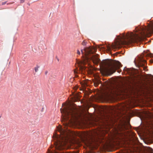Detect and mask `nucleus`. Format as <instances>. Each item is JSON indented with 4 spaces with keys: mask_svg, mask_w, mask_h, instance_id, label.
Listing matches in <instances>:
<instances>
[{
    "mask_svg": "<svg viewBox=\"0 0 153 153\" xmlns=\"http://www.w3.org/2000/svg\"><path fill=\"white\" fill-rule=\"evenodd\" d=\"M135 33L128 32L126 34L123 33L120 34L118 38L119 40L112 45L113 48H119L122 45H127L140 41L149 35L153 33V26L149 25L137 28L134 30Z\"/></svg>",
    "mask_w": 153,
    "mask_h": 153,
    "instance_id": "obj_1",
    "label": "nucleus"
},
{
    "mask_svg": "<svg viewBox=\"0 0 153 153\" xmlns=\"http://www.w3.org/2000/svg\"><path fill=\"white\" fill-rule=\"evenodd\" d=\"M58 130L60 133L61 136L59 135L55 134L53 136L55 137L56 141L54 142L55 145L54 149L56 151L54 150H51V149H48L47 153H72L71 152H59L57 151H61L65 148V146L68 143V137L66 134V131L61 127L58 128Z\"/></svg>",
    "mask_w": 153,
    "mask_h": 153,
    "instance_id": "obj_2",
    "label": "nucleus"
},
{
    "mask_svg": "<svg viewBox=\"0 0 153 153\" xmlns=\"http://www.w3.org/2000/svg\"><path fill=\"white\" fill-rule=\"evenodd\" d=\"M97 50L96 48L90 47L84 48L83 50H81V53L83 55V59L80 63L84 65L88 62L90 60H91L93 63L96 65L98 64L100 59L98 57V54L88 56L95 52Z\"/></svg>",
    "mask_w": 153,
    "mask_h": 153,
    "instance_id": "obj_3",
    "label": "nucleus"
},
{
    "mask_svg": "<svg viewBox=\"0 0 153 153\" xmlns=\"http://www.w3.org/2000/svg\"><path fill=\"white\" fill-rule=\"evenodd\" d=\"M61 112L64 121H68L72 122L77 119V114L75 108L69 104H66L63 109H61Z\"/></svg>",
    "mask_w": 153,
    "mask_h": 153,
    "instance_id": "obj_4",
    "label": "nucleus"
},
{
    "mask_svg": "<svg viewBox=\"0 0 153 153\" xmlns=\"http://www.w3.org/2000/svg\"><path fill=\"white\" fill-rule=\"evenodd\" d=\"M105 71L108 75H111L115 72L116 70L122 66L121 63L117 61L115 63L112 62H105L103 63Z\"/></svg>",
    "mask_w": 153,
    "mask_h": 153,
    "instance_id": "obj_5",
    "label": "nucleus"
},
{
    "mask_svg": "<svg viewBox=\"0 0 153 153\" xmlns=\"http://www.w3.org/2000/svg\"><path fill=\"white\" fill-rule=\"evenodd\" d=\"M120 91V86L117 85H114L109 87H107L105 94L107 96L111 97L112 95H118Z\"/></svg>",
    "mask_w": 153,
    "mask_h": 153,
    "instance_id": "obj_6",
    "label": "nucleus"
},
{
    "mask_svg": "<svg viewBox=\"0 0 153 153\" xmlns=\"http://www.w3.org/2000/svg\"><path fill=\"white\" fill-rule=\"evenodd\" d=\"M134 62L137 67L139 68L142 67L143 70H145L146 68L145 65L146 64V62L143 58V56H140L138 57L137 59L135 60Z\"/></svg>",
    "mask_w": 153,
    "mask_h": 153,
    "instance_id": "obj_7",
    "label": "nucleus"
},
{
    "mask_svg": "<svg viewBox=\"0 0 153 153\" xmlns=\"http://www.w3.org/2000/svg\"><path fill=\"white\" fill-rule=\"evenodd\" d=\"M124 71H126L127 73L129 75L132 76L133 78H135L138 76L137 75V70L134 68H124Z\"/></svg>",
    "mask_w": 153,
    "mask_h": 153,
    "instance_id": "obj_8",
    "label": "nucleus"
},
{
    "mask_svg": "<svg viewBox=\"0 0 153 153\" xmlns=\"http://www.w3.org/2000/svg\"><path fill=\"white\" fill-rule=\"evenodd\" d=\"M40 68V66L38 65H36L34 68V70L36 72H37L39 71V69Z\"/></svg>",
    "mask_w": 153,
    "mask_h": 153,
    "instance_id": "obj_9",
    "label": "nucleus"
},
{
    "mask_svg": "<svg viewBox=\"0 0 153 153\" xmlns=\"http://www.w3.org/2000/svg\"><path fill=\"white\" fill-rule=\"evenodd\" d=\"M79 69L81 70L82 71H83V70H85V68L83 66H81L80 65H79Z\"/></svg>",
    "mask_w": 153,
    "mask_h": 153,
    "instance_id": "obj_10",
    "label": "nucleus"
},
{
    "mask_svg": "<svg viewBox=\"0 0 153 153\" xmlns=\"http://www.w3.org/2000/svg\"><path fill=\"white\" fill-rule=\"evenodd\" d=\"M94 85L95 86H98V85L99 84V81H96V82H94Z\"/></svg>",
    "mask_w": 153,
    "mask_h": 153,
    "instance_id": "obj_11",
    "label": "nucleus"
},
{
    "mask_svg": "<svg viewBox=\"0 0 153 153\" xmlns=\"http://www.w3.org/2000/svg\"><path fill=\"white\" fill-rule=\"evenodd\" d=\"M86 42L85 40H84L82 43V45L83 46H85L86 45Z\"/></svg>",
    "mask_w": 153,
    "mask_h": 153,
    "instance_id": "obj_12",
    "label": "nucleus"
},
{
    "mask_svg": "<svg viewBox=\"0 0 153 153\" xmlns=\"http://www.w3.org/2000/svg\"><path fill=\"white\" fill-rule=\"evenodd\" d=\"M147 55L148 56H150L151 57H153V54H152V53H150L148 54H147Z\"/></svg>",
    "mask_w": 153,
    "mask_h": 153,
    "instance_id": "obj_13",
    "label": "nucleus"
},
{
    "mask_svg": "<svg viewBox=\"0 0 153 153\" xmlns=\"http://www.w3.org/2000/svg\"><path fill=\"white\" fill-rule=\"evenodd\" d=\"M77 53L78 55H80V52L79 50H77Z\"/></svg>",
    "mask_w": 153,
    "mask_h": 153,
    "instance_id": "obj_14",
    "label": "nucleus"
},
{
    "mask_svg": "<svg viewBox=\"0 0 153 153\" xmlns=\"http://www.w3.org/2000/svg\"><path fill=\"white\" fill-rule=\"evenodd\" d=\"M25 1V0H20V2L21 3H22L24 2Z\"/></svg>",
    "mask_w": 153,
    "mask_h": 153,
    "instance_id": "obj_15",
    "label": "nucleus"
},
{
    "mask_svg": "<svg viewBox=\"0 0 153 153\" xmlns=\"http://www.w3.org/2000/svg\"><path fill=\"white\" fill-rule=\"evenodd\" d=\"M48 73V71H45V75H47V74Z\"/></svg>",
    "mask_w": 153,
    "mask_h": 153,
    "instance_id": "obj_16",
    "label": "nucleus"
},
{
    "mask_svg": "<svg viewBox=\"0 0 153 153\" xmlns=\"http://www.w3.org/2000/svg\"><path fill=\"white\" fill-rule=\"evenodd\" d=\"M108 51H110L111 50V48L109 47H108Z\"/></svg>",
    "mask_w": 153,
    "mask_h": 153,
    "instance_id": "obj_17",
    "label": "nucleus"
},
{
    "mask_svg": "<svg viewBox=\"0 0 153 153\" xmlns=\"http://www.w3.org/2000/svg\"><path fill=\"white\" fill-rule=\"evenodd\" d=\"M6 2H3L2 3V5H4L6 3Z\"/></svg>",
    "mask_w": 153,
    "mask_h": 153,
    "instance_id": "obj_18",
    "label": "nucleus"
},
{
    "mask_svg": "<svg viewBox=\"0 0 153 153\" xmlns=\"http://www.w3.org/2000/svg\"><path fill=\"white\" fill-rule=\"evenodd\" d=\"M121 70H117V72H118V73H120L121 71Z\"/></svg>",
    "mask_w": 153,
    "mask_h": 153,
    "instance_id": "obj_19",
    "label": "nucleus"
},
{
    "mask_svg": "<svg viewBox=\"0 0 153 153\" xmlns=\"http://www.w3.org/2000/svg\"><path fill=\"white\" fill-rule=\"evenodd\" d=\"M74 73H76V71H75V70H74Z\"/></svg>",
    "mask_w": 153,
    "mask_h": 153,
    "instance_id": "obj_20",
    "label": "nucleus"
},
{
    "mask_svg": "<svg viewBox=\"0 0 153 153\" xmlns=\"http://www.w3.org/2000/svg\"><path fill=\"white\" fill-rule=\"evenodd\" d=\"M78 136H79V137H81L80 136V135L79 134H78Z\"/></svg>",
    "mask_w": 153,
    "mask_h": 153,
    "instance_id": "obj_21",
    "label": "nucleus"
},
{
    "mask_svg": "<svg viewBox=\"0 0 153 153\" xmlns=\"http://www.w3.org/2000/svg\"><path fill=\"white\" fill-rule=\"evenodd\" d=\"M140 70H142V69H141L140 68Z\"/></svg>",
    "mask_w": 153,
    "mask_h": 153,
    "instance_id": "obj_22",
    "label": "nucleus"
},
{
    "mask_svg": "<svg viewBox=\"0 0 153 153\" xmlns=\"http://www.w3.org/2000/svg\"><path fill=\"white\" fill-rule=\"evenodd\" d=\"M152 62L153 63V61Z\"/></svg>",
    "mask_w": 153,
    "mask_h": 153,
    "instance_id": "obj_23",
    "label": "nucleus"
}]
</instances>
